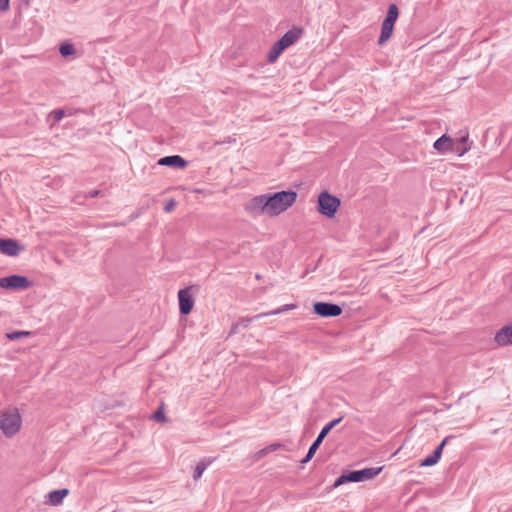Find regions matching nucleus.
I'll return each instance as SVG.
<instances>
[{"mask_svg": "<svg viewBox=\"0 0 512 512\" xmlns=\"http://www.w3.org/2000/svg\"><path fill=\"white\" fill-rule=\"evenodd\" d=\"M177 203L174 199H170L166 204H165V207H164V210L166 212H172L175 207H176Z\"/></svg>", "mask_w": 512, "mask_h": 512, "instance_id": "obj_27", "label": "nucleus"}, {"mask_svg": "<svg viewBox=\"0 0 512 512\" xmlns=\"http://www.w3.org/2000/svg\"><path fill=\"white\" fill-rule=\"evenodd\" d=\"M340 204L341 201L338 197L325 190L318 196L317 211L328 218H333Z\"/></svg>", "mask_w": 512, "mask_h": 512, "instance_id": "obj_4", "label": "nucleus"}, {"mask_svg": "<svg viewBox=\"0 0 512 512\" xmlns=\"http://www.w3.org/2000/svg\"><path fill=\"white\" fill-rule=\"evenodd\" d=\"M64 115L65 112L62 109H56L50 113V116L53 118L55 122H59L64 117Z\"/></svg>", "mask_w": 512, "mask_h": 512, "instance_id": "obj_25", "label": "nucleus"}, {"mask_svg": "<svg viewBox=\"0 0 512 512\" xmlns=\"http://www.w3.org/2000/svg\"><path fill=\"white\" fill-rule=\"evenodd\" d=\"M32 282L22 275H10L0 278V287L8 290H24L29 288Z\"/></svg>", "mask_w": 512, "mask_h": 512, "instance_id": "obj_6", "label": "nucleus"}, {"mask_svg": "<svg viewBox=\"0 0 512 512\" xmlns=\"http://www.w3.org/2000/svg\"><path fill=\"white\" fill-rule=\"evenodd\" d=\"M99 193H100V191H99V190H92V191H90V192H89V195H88V196H89L90 198H94V197L98 196V195H99Z\"/></svg>", "mask_w": 512, "mask_h": 512, "instance_id": "obj_30", "label": "nucleus"}, {"mask_svg": "<svg viewBox=\"0 0 512 512\" xmlns=\"http://www.w3.org/2000/svg\"><path fill=\"white\" fill-rule=\"evenodd\" d=\"M211 463V461H208V462H205L204 460L203 461H200L196 467H195V470H194V473H193V479L195 481H197L201 476L202 474L204 473V471L206 470V468L208 467V465Z\"/></svg>", "mask_w": 512, "mask_h": 512, "instance_id": "obj_19", "label": "nucleus"}, {"mask_svg": "<svg viewBox=\"0 0 512 512\" xmlns=\"http://www.w3.org/2000/svg\"><path fill=\"white\" fill-rule=\"evenodd\" d=\"M190 289V287H187L178 292L179 311L182 315H188L194 306V299L190 293Z\"/></svg>", "mask_w": 512, "mask_h": 512, "instance_id": "obj_8", "label": "nucleus"}, {"mask_svg": "<svg viewBox=\"0 0 512 512\" xmlns=\"http://www.w3.org/2000/svg\"><path fill=\"white\" fill-rule=\"evenodd\" d=\"M317 449L310 445L306 456L301 460L302 464L308 463L315 455Z\"/></svg>", "mask_w": 512, "mask_h": 512, "instance_id": "obj_24", "label": "nucleus"}, {"mask_svg": "<svg viewBox=\"0 0 512 512\" xmlns=\"http://www.w3.org/2000/svg\"><path fill=\"white\" fill-rule=\"evenodd\" d=\"M342 311L340 305L330 302H316L313 305V312L324 318L337 317L342 314Z\"/></svg>", "mask_w": 512, "mask_h": 512, "instance_id": "obj_7", "label": "nucleus"}, {"mask_svg": "<svg viewBox=\"0 0 512 512\" xmlns=\"http://www.w3.org/2000/svg\"><path fill=\"white\" fill-rule=\"evenodd\" d=\"M10 8V0H0V12H6Z\"/></svg>", "mask_w": 512, "mask_h": 512, "instance_id": "obj_29", "label": "nucleus"}, {"mask_svg": "<svg viewBox=\"0 0 512 512\" xmlns=\"http://www.w3.org/2000/svg\"><path fill=\"white\" fill-rule=\"evenodd\" d=\"M284 50H286V47L283 45V43L279 39L272 45L270 51L268 52L267 61L269 63H274L279 58V56L283 53Z\"/></svg>", "mask_w": 512, "mask_h": 512, "instance_id": "obj_17", "label": "nucleus"}, {"mask_svg": "<svg viewBox=\"0 0 512 512\" xmlns=\"http://www.w3.org/2000/svg\"><path fill=\"white\" fill-rule=\"evenodd\" d=\"M470 145H462L453 142L452 148L450 152L457 154L458 156H463L470 150Z\"/></svg>", "mask_w": 512, "mask_h": 512, "instance_id": "obj_21", "label": "nucleus"}, {"mask_svg": "<svg viewBox=\"0 0 512 512\" xmlns=\"http://www.w3.org/2000/svg\"><path fill=\"white\" fill-rule=\"evenodd\" d=\"M343 417L336 418L329 423H327L320 431L316 439L313 441L311 446L316 448L318 450L319 446L322 444L323 440H325V437L328 435V433L337 426L341 421Z\"/></svg>", "mask_w": 512, "mask_h": 512, "instance_id": "obj_15", "label": "nucleus"}, {"mask_svg": "<svg viewBox=\"0 0 512 512\" xmlns=\"http://www.w3.org/2000/svg\"><path fill=\"white\" fill-rule=\"evenodd\" d=\"M468 139H469V134H468V132H466L459 139L454 140V143L468 145Z\"/></svg>", "mask_w": 512, "mask_h": 512, "instance_id": "obj_28", "label": "nucleus"}, {"mask_svg": "<svg viewBox=\"0 0 512 512\" xmlns=\"http://www.w3.org/2000/svg\"><path fill=\"white\" fill-rule=\"evenodd\" d=\"M158 165L184 169L187 167L188 162L180 155H170L160 158Z\"/></svg>", "mask_w": 512, "mask_h": 512, "instance_id": "obj_12", "label": "nucleus"}, {"mask_svg": "<svg viewBox=\"0 0 512 512\" xmlns=\"http://www.w3.org/2000/svg\"><path fill=\"white\" fill-rule=\"evenodd\" d=\"M153 419H155L156 421H159V422H164L166 420V418H165V414H164L163 410L162 409H158L153 414Z\"/></svg>", "mask_w": 512, "mask_h": 512, "instance_id": "obj_26", "label": "nucleus"}, {"mask_svg": "<svg viewBox=\"0 0 512 512\" xmlns=\"http://www.w3.org/2000/svg\"><path fill=\"white\" fill-rule=\"evenodd\" d=\"M24 247L17 240L11 238H0V252L8 256H17Z\"/></svg>", "mask_w": 512, "mask_h": 512, "instance_id": "obj_9", "label": "nucleus"}, {"mask_svg": "<svg viewBox=\"0 0 512 512\" xmlns=\"http://www.w3.org/2000/svg\"><path fill=\"white\" fill-rule=\"evenodd\" d=\"M453 145V139L444 134L439 137L433 144V148L440 154H445L451 151Z\"/></svg>", "mask_w": 512, "mask_h": 512, "instance_id": "obj_16", "label": "nucleus"}, {"mask_svg": "<svg viewBox=\"0 0 512 512\" xmlns=\"http://www.w3.org/2000/svg\"><path fill=\"white\" fill-rule=\"evenodd\" d=\"M399 16V9L396 4H390L388 7L387 15L381 25V34L378 39V44L383 45L392 36L394 24Z\"/></svg>", "mask_w": 512, "mask_h": 512, "instance_id": "obj_5", "label": "nucleus"}, {"mask_svg": "<svg viewBox=\"0 0 512 512\" xmlns=\"http://www.w3.org/2000/svg\"><path fill=\"white\" fill-rule=\"evenodd\" d=\"M297 308V304L293 303V304H285L277 309H274V310H271V311H268V312H264V313H260V314H257L253 317H250V318H246V319H243L242 322H244V327H247L249 325V323H251L252 321L254 320H258V319H261L263 317H267V316H271V315H278V314H281L285 311H288V310H293Z\"/></svg>", "mask_w": 512, "mask_h": 512, "instance_id": "obj_11", "label": "nucleus"}, {"mask_svg": "<svg viewBox=\"0 0 512 512\" xmlns=\"http://www.w3.org/2000/svg\"><path fill=\"white\" fill-rule=\"evenodd\" d=\"M282 446V444L280 443H273L263 449H261L257 454H258V457H262V456H265L266 454L270 453V452H274L276 451L277 449H279L280 447Z\"/></svg>", "mask_w": 512, "mask_h": 512, "instance_id": "obj_23", "label": "nucleus"}, {"mask_svg": "<svg viewBox=\"0 0 512 512\" xmlns=\"http://www.w3.org/2000/svg\"><path fill=\"white\" fill-rule=\"evenodd\" d=\"M59 52L63 57H69L76 53L74 46L70 43H63L60 45Z\"/></svg>", "mask_w": 512, "mask_h": 512, "instance_id": "obj_20", "label": "nucleus"}, {"mask_svg": "<svg viewBox=\"0 0 512 512\" xmlns=\"http://www.w3.org/2000/svg\"><path fill=\"white\" fill-rule=\"evenodd\" d=\"M69 493L68 489H58L49 493V501L53 505H59L62 503L65 496Z\"/></svg>", "mask_w": 512, "mask_h": 512, "instance_id": "obj_18", "label": "nucleus"}, {"mask_svg": "<svg viewBox=\"0 0 512 512\" xmlns=\"http://www.w3.org/2000/svg\"><path fill=\"white\" fill-rule=\"evenodd\" d=\"M22 419L17 409L0 414V429L6 437H13L21 427Z\"/></svg>", "mask_w": 512, "mask_h": 512, "instance_id": "obj_3", "label": "nucleus"}, {"mask_svg": "<svg viewBox=\"0 0 512 512\" xmlns=\"http://www.w3.org/2000/svg\"><path fill=\"white\" fill-rule=\"evenodd\" d=\"M30 334L31 333L29 331H13V332L7 333L6 337L9 340L13 341V340H18V339L23 338V337H27Z\"/></svg>", "mask_w": 512, "mask_h": 512, "instance_id": "obj_22", "label": "nucleus"}, {"mask_svg": "<svg viewBox=\"0 0 512 512\" xmlns=\"http://www.w3.org/2000/svg\"><path fill=\"white\" fill-rule=\"evenodd\" d=\"M450 438H452V436L445 437L441 441V443L435 448V450L433 451V453L431 455H428L427 457L423 458L420 461V467H429V466H433V465L437 464L441 458L444 446L446 445V443L448 442V440Z\"/></svg>", "mask_w": 512, "mask_h": 512, "instance_id": "obj_10", "label": "nucleus"}, {"mask_svg": "<svg viewBox=\"0 0 512 512\" xmlns=\"http://www.w3.org/2000/svg\"><path fill=\"white\" fill-rule=\"evenodd\" d=\"M113 512H117V511L115 510V511H113Z\"/></svg>", "mask_w": 512, "mask_h": 512, "instance_id": "obj_31", "label": "nucleus"}, {"mask_svg": "<svg viewBox=\"0 0 512 512\" xmlns=\"http://www.w3.org/2000/svg\"><path fill=\"white\" fill-rule=\"evenodd\" d=\"M297 199L294 190L268 193L253 197L245 209L252 215L278 216L291 207Z\"/></svg>", "mask_w": 512, "mask_h": 512, "instance_id": "obj_1", "label": "nucleus"}, {"mask_svg": "<svg viewBox=\"0 0 512 512\" xmlns=\"http://www.w3.org/2000/svg\"><path fill=\"white\" fill-rule=\"evenodd\" d=\"M383 467H371V468H364L361 470H352L348 471L346 473H343L341 476H339L334 483V487H338L344 483L347 482H362L365 480H370L376 477L380 474Z\"/></svg>", "mask_w": 512, "mask_h": 512, "instance_id": "obj_2", "label": "nucleus"}, {"mask_svg": "<svg viewBox=\"0 0 512 512\" xmlns=\"http://www.w3.org/2000/svg\"><path fill=\"white\" fill-rule=\"evenodd\" d=\"M303 29L300 27H293L288 30L281 38V42L287 48L294 45L302 36Z\"/></svg>", "mask_w": 512, "mask_h": 512, "instance_id": "obj_14", "label": "nucleus"}, {"mask_svg": "<svg viewBox=\"0 0 512 512\" xmlns=\"http://www.w3.org/2000/svg\"><path fill=\"white\" fill-rule=\"evenodd\" d=\"M494 341L499 346L512 345V323L505 325L500 330H498L494 337Z\"/></svg>", "mask_w": 512, "mask_h": 512, "instance_id": "obj_13", "label": "nucleus"}]
</instances>
